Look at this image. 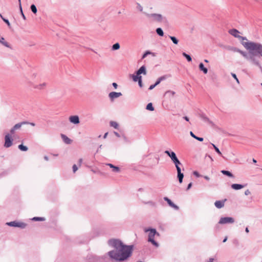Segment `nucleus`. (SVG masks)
<instances>
[{
	"label": "nucleus",
	"mask_w": 262,
	"mask_h": 262,
	"mask_svg": "<svg viewBox=\"0 0 262 262\" xmlns=\"http://www.w3.org/2000/svg\"><path fill=\"white\" fill-rule=\"evenodd\" d=\"M108 244L115 249L108 253L111 258L123 261L130 256L133 250L132 246L124 245L120 241L115 239L109 240Z\"/></svg>",
	"instance_id": "1"
},
{
	"label": "nucleus",
	"mask_w": 262,
	"mask_h": 262,
	"mask_svg": "<svg viewBox=\"0 0 262 262\" xmlns=\"http://www.w3.org/2000/svg\"><path fill=\"white\" fill-rule=\"evenodd\" d=\"M246 41H243L242 45L250 54V61L256 66L261 68L258 59L262 57V44L248 41L246 38H243Z\"/></svg>",
	"instance_id": "2"
},
{
	"label": "nucleus",
	"mask_w": 262,
	"mask_h": 262,
	"mask_svg": "<svg viewBox=\"0 0 262 262\" xmlns=\"http://www.w3.org/2000/svg\"><path fill=\"white\" fill-rule=\"evenodd\" d=\"M165 153L170 157L171 160L174 163L176 168H177V167H180L179 165H181V163L177 158L176 155L174 152H169L168 150H166Z\"/></svg>",
	"instance_id": "3"
},
{
	"label": "nucleus",
	"mask_w": 262,
	"mask_h": 262,
	"mask_svg": "<svg viewBox=\"0 0 262 262\" xmlns=\"http://www.w3.org/2000/svg\"><path fill=\"white\" fill-rule=\"evenodd\" d=\"M148 234V241L151 242L156 247L158 246V243L154 239L155 235L157 234L156 230L154 229H150Z\"/></svg>",
	"instance_id": "4"
},
{
	"label": "nucleus",
	"mask_w": 262,
	"mask_h": 262,
	"mask_svg": "<svg viewBox=\"0 0 262 262\" xmlns=\"http://www.w3.org/2000/svg\"><path fill=\"white\" fill-rule=\"evenodd\" d=\"M7 225L9 226L19 227L21 228H25L26 227V224L25 223L16 221L7 223Z\"/></svg>",
	"instance_id": "5"
},
{
	"label": "nucleus",
	"mask_w": 262,
	"mask_h": 262,
	"mask_svg": "<svg viewBox=\"0 0 262 262\" xmlns=\"http://www.w3.org/2000/svg\"><path fill=\"white\" fill-rule=\"evenodd\" d=\"M12 145V140L11 139L10 135L7 134L5 137V147H9Z\"/></svg>",
	"instance_id": "6"
},
{
	"label": "nucleus",
	"mask_w": 262,
	"mask_h": 262,
	"mask_svg": "<svg viewBox=\"0 0 262 262\" xmlns=\"http://www.w3.org/2000/svg\"><path fill=\"white\" fill-rule=\"evenodd\" d=\"M234 222V219L231 217H222L220 221L219 224H225L227 223H233Z\"/></svg>",
	"instance_id": "7"
},
{
	"label": "nucleus",
	"mask_w": 262,
	"mask_h": 262,
	"mask_svg": "<svg viewBox=\"0 0 262 262\" xmlns=\"http://www.w3.org/2000/svg\"><path fill=\"white\" fill-rule=\"evenodd\" d=\"M69 119L70 122L73 124H77L80 122L79 117L77 115L71 116Z\"/></svg>",
	"instance_id": "8"
},
{
	"label": "nucleus",
	"mask_w": 262,
	"mask_h": 262,
	"mask_svg": "<svg viewBox=\"0 0 262 262\" xmlns=\"http://www.w3.org/2000/svg\"><path fill=\"white\" fill-rule=\"evenodd\" d=\"M121 96H122V94L120 92H113L109 94V97L112 100V101H113L114 99L117 98Z\"/></svg>",
	"instance_id": "9"
},
{
	"label": "nucleus",
	"mask_w": 262,
	"mask_h": 262,
	"mask_svg": "<svg viewBox=\"0 0 262 262\" xmlns=\"http://www.w3.org/2000/svg\"><path fill=\"white\" fill-rule=\"evenodd\" d=\"M229 33L235 37L240 38L239 32L235 29H231L229 31Z\"/></svg>",
	"instance_id": "10"
},
{
	"label": "nucleus",
	"mask_w": 262,
	"mask_h": 262,
	"mask_svg": "<svg viewBox=\"0 0 262 262\" xmlns=\"http://www.w3.org/2000/svg\"><path fill=\"white\" fill-rule=\"evenodd\" d=\"M47 86V83L46 82H42L40 84H33V87L35 89H37L39 90H43L45 89Z\"/></svg>",
	"instance_id": "11"
},
{
	"label": "nucleus",
	"mask_w": 262,
	"mask_h": 262,
	"mask_svg": "<svg viewBox=\"0 0 262 262\" xmlns=\"http://www.w3.org/2000/svg\"><path fill=\"white\" fill-rule=\"evenodd\" d=\"M177 170L178 172V178L179 179V181L180 183H182L184 177V174L181 172L180 167H177Z\"/></svg>",
	"instance_id": "12"
},
{
	"label": "nucleus",
	"mask_w": 262,
	"mask_h": 262,
	"mask_svg": "<svg viewBox=\"0 0 262 262\" xmlns=\"http://www.w3.org/2000/svg\"><path fill=\"white\" fill-rule=\"evenodd\" d=\"M175 92L172 91H167L165 93L164 96L170 99L174 97Z\"/></svg>",
	"instance_id": "13"
},
{
	"label": "nucleus",
	"mask_w": 262,
	"mask_h": 262,
	"mask_svg": "<svg viewBox=\"0 0 262 262\" xmlns=\"http://www.w3.org/2000/svg\"><path fill=\"white\" fill-rule=\"evenodd\" d=\"M226 201V199L224 201H216L215 202L214 205L216 208H221L224 206L225 202Z\"/></svg>",
	"instance_id": "14"
},
{
	"label": "nucleus",
	"mask_w": 262,
	"mask_h": 262,
	"mask_svg": "<svg viewBox=\"0 0 262 262\" xmlns=\"http://www.w3.org/2000/svg\"><path fill=\"white\" fill-rule=\"evenodd\" d=\"M164 200L166 201L167 203L168 204V205L171 206V207L176 209H179V207L176 205H175L174 204H173L172 201L169 199L167 197H165L164 198Z\"/></svg>",
	"instance_id": "15"
},
{
	"label": "nucleus",
	"mask_w": 262,
	"mask_h": 262,
	"mask_svg": "<svg viewBox=\"0 0 262 262\" xmlns=\"http://www.w3.org/2000/svg\"><path fill=\"white\" fill-rule=\"evenodd\" d=\"M136 74L140 76L141 74L144 75L146 74V69L144 66H142L137 72Z\"/></svg>",
	"instance_id": "16"
},
{
	"label": "nucleus",
	"mask_w": 262,
	"mask_h": 262,
	"mask_svg": "<svg viewBox=\"0 0 262 262\" xmlns=\"http://www.w3.org/2000/svg\"><path fill=\"white\" fill-rule=\"evenodd\" d=\"M235 51L239 52L241 54H242L247 59L250 60V53H249V54H248L246 52L242 51L240 50H236Z\"/></svg>",
	"instance_id": "17"
},
{
	"label": "nucleus",
	"mask_w": 262,
	"mask_h": 262,
	"mask_svg": "<svg viewBox=\"0 0 262 262\" xmlns=\"http://www.w3.org/2000/svg\"><path fill=\"white\" fill-rule=\"evenodd\" d=\"M108 166H109L111 168H112V171L114 172H119L120 170L119 167L114 166L112 164H107Z\"/></svg>",
	"instance_id": "18"
},
{
	"label": "nucleus",
	"mask_w": 262,
	"mask_h": 262,
	"mask_svg": "<svg viewBox=\"0 0 262 262\" xmlns=\"http://www.w3.org/2000/svg\"><path fill=\"white\" fill-rule=\"evenodd\" d=\"M62 139L63 141L67 144H70L72 142V140L69 138L67 136L64 135H61Z\"/></svg>",
	"instance_id": "19"
},
{
	"label": "nucleus",
	"mask_w": 262,
	"mask_h": 262,
	"mask_svg": "<svg viewBox=\"0 0 262 262\" xmlns=\"http://www.w3.org/2000/svg\"><path fill=\"white\" fill-rule=\"evenodd\" d=\"M231 187L233 189L238 190L243 188L244 186L241 184H233L231 185Z\"/></svg>",
	"instance_id": "20"
},
{
	"label": "nucleus",
	"mask_w": 262,
	"mask_h": 262,
	"mask_svg": "<svg viewBox=\"0 0 262 262\" xmlns=\"http://www.w3.org/2000/svg\"><path fill=\"white\" fill-rule=\"evenodd\" d=\"M199 69L200 70L202 71L204 74H207L208 72L207 69L206 68L204 67V64L202 63H200Z\"/></svg>",
	"instance_id": "21"
},
{
	"label": "nucleus",
	"mask_w": 262,
	"mask_h": 262,
	"mask_svg": "<svg viewBox=\"0 0 262 262\" xmlns=\"http://www.w3.org/2000/svg\"><path fill=\"white\" fill-rule=\"evenodd\" d=\"M29 123L27 122H22L21 123H17L16 124H15L14 126V129H19L21 126L24 125V124H28Z\"/></svg>",
	"instance_id": "22"
},
{
	"label": "nucleus",
	"mask_w": 262,
	"mask_h": 262,
	"mask_svg": "<svg viewBox=\"0 0 262 262\" xmlns=\"http://www.w3.org/2000/svg\"><path fill=\"white\" fill-rule=\"evenodd\" d=\"M0 43L5 46L6 47L10 48V46L9 43L5 41V39L4 37H0Z\"/></svg>",
	"instance_id": "23"
},
{
	"label": "nucleus",
	"mask_w": 262,
	"mask_h": 262,
	"mask_svg": "<svg viewBox=\"0 0 262 262\" xmlns=\"http://www.w3.org/2000/svg\"><path fill=\"white\" fill-rule=\"evenodd\" d=\"M132 78H133V80L135 81V82H137L138 81L140 78H142V77L141 76H139V75H133L132 76Z\"/></svg>",
	"instance_id": "24"
},
{
	"label": "nucleus",
	"mask_w": 262,
	"mask_h": 262,
	"mask_svg": "<svg viewBox=\"0 0 262 262\" xmlns=\"http://www.w3.org/2000/svg\"><path fill=\"white\" fill-rule=\"evenodd\" d=\"M221 172L225 174V175H226L229 177H233V174L229 171H227V170H223L221 171Z\"/></svg>",
	"instance_id": "25"
},
{
	"label": "nucleus",
	"mask_w": 262,
	"mask_h": 262,
	"mask_svg": "<svg viewBox=\"0 0 262 262\" xmlns=\"http://www.w3.org/2000/svg\"><path fill=\"white\" fill-rule=\"evenodd\" d=\"M190 134L191 137H192L194 139L198 140V141H203V138L198 137L196 136L192 132H190Z\"/></svg>",
	"instance_id": "26"
},
{
	"label": "nucleus",
	"mask_w": 262,
	"mask_h": 262,
	"mask_svg": "<svg viewBox=\"0 0 262 262\" xmlns=\"http://www.w3.org/2000/svg\"><path fill=\"white\" fill-rule=\"evenodd\" d=\"M147 110H149V111H154V106H152V104L151 103H149L147 106H146V108Z\"/></svg>",
	"instance_id": "27"
},
{
	"label": "nucleus",
	"mask_w": 262,
	"mask_h": 262,
	"mask_svg": "<svg viewBox=\"0 0 262 262\" xmlns=\"http://www.w3.org/2000/svg\"><path fill=\"white\" fill-rule=\"evenodd\" d=\"M110 125L111 126L113 127L114 128L117 129L118 128V124L117 122L115 121H111L110 122Z\"/></svg>",
	"instance_id": "28"
},
{
	"label": "nucleus",
	"mask_w": 262,
	"mask_h": 262,
	"mask_svg": "<svg viewBox=\"0 0 262 262\" xmlns=\"http://www.w3.org/2000/svg\"><path fill=\"white\" fill-rule=\"evenodd\" d=\"M18 148L21 151H27L28 150V147L23 144L19 145L18 146Z\"/></svg>",
	"instance_id": "29"
},
{
	"label": "nucleus",
	"mask_w": 262,
	"mask_h": 262,
	"mask_svg": "<svg viewBox=\"0 0 262 262\" xmlns=\"http://www.w3.org/2000/svg\"><path fill=\"white\" fill-rule=\"evenodd\" d=\"M156 32L157 34L161 36H163L164 35L163 30L160 28H157L156 30Z\"/></svg>",
	"instance_id": "30"
},
{
	"label": "nucleus",
	"mask_w": 262,
	"mask_h": 262,
	"mask_svg": "<svg viewBox=\"0 0 262 262\" xmlns=\"http://www.w3.org/2000/svg\"><path fill=\"white\" fill-rule=\"evenodd\" d=\"M0 16H1V17L2 18V19L3 20V21H4V22H5V23L7 24V25L8 26V27H9V28H10V27H11V25H10V23H9V20H8V19H5V18H4V17H3V16L2 15V14H1V13H0Z\"/></svg>",
	"instance_id": "31"
},
{
	"label": "nucleus",
	"mask_w": 262,
	"mask_h": 262,
	"mask_svg": "<svg viewBox=\"0 0 262 262\" xmlns=\"http://www.w3.org/2000/svg\"><path fill=\"white\" fill-rule=\"evenodd\" d=\"M120 48V45L119 43H116L112 46V49L114 50H118Z\"/></svg>",
	"instance_id": "32"
},
{
	"label": "nucleus",
	"mask_w": 262,
	"mask_h": 262,
	"mask_svg": "<svg viewBox=\"0 0 262 262\" xmlns=\"http://www.w3.org/2000/svg\"><path fill=\"white\" fill-rule=\"evenodd\" d=\"M170 38L174 44L177 45L178 43V40L175 37L170 36Z\"/></svg>",
	"instance_id": "33"
},
{
	"label": "nucleus",
	"mask_w": 262,
	"mask_h": 262,
	"mask_svg": "<svg viewBox=\"0 0 262 262\" xmlns=\"http://www.w3.org/2000/svg\"><path fill=\"white\" fill-rule=\"evenodd\" d=\"M32 220L35 221H43L45 220V219L43 217H34Z\"/></svg>",
	"instance_id": "34"
},
{
	"label": "nucleus",
	"mask_w": 262,
	"mask_h": 262,
	"mask_svg": "<svg viewBox=\"0 0 262 262\" xmlns=\"http://www.w3.org/2000/svg\"><path fill=\"white\" fill-rule=\"evenodd\" d=\"M31 9L34 13H35V14L36 13L37 9H36V6L34 5H32L31 6Z\"/></svg>",
	"instance_id": "35"
},
{
	"label": "nucleus",
	"mask_w": 262,
	"mask_h": 262,
	"mask_svg": "<svg viewBox=\"0 0 262 262\" xmlns=\"http://www.w3.org/2000/svg\"><path fill=\"white\" fill-rule=\"evenodd\" d=\"M213 146V148H214L215 150L220 155H222V153L219 150V149L213 143L211 144Z\"/></svg>",
	"instance_id": "36"
},
{
	"label": "nucleus",
	"mask_w": 262,
	"mask_h": 262,
	"mask_svg": "<svg viewBox=\"0 0 262 262\" xmlns=\"http://www.w3.org/2000/svg\"><path fill=\"white\" fill-rule=\"evenodd\" d=\"M183 55L186 58L188 61H191V58L189 55L186 54L185 53H183Z\"/></svg>",
	"instance_id": "37"
},
{
	"label": "nucleus",
	"mask_w": 262,
	"mask_h": 262,
	"mask_svg": "<svg viewBox=\"0 0 262 262\" xmlns=\"http://www.w3.org/2000/svg\"><path fill=\"white\" fill-rule=\"evenodd\" d=\"M154 16L155 17L156 19H157L159 21L161 20L162 19V16L159 14H154Z\"/></svg>",
	"instance_id": "38"
},
{
	"label": "nucleus",
	"mask_w": 262,
	"mask_h": 262,
	"mask_svg": "<svg viewBox=\"0 0 262 262\" xmlns=\"http://www.w3.org/2000/svg\"><path fill=\"white\" fill-rule=\"evenodd\" d=\"M231 75L236 80L237 83H239V80H238V78H237L236 75L234 73H231Z\"/></svg>",
	"instance_id": "39"
},
{
	"label": "nucleus",
	"mask_w": 262,
	"mask_h": 262,
	"mask_svg": "<svg viewBox=\"0 0 262 262\" xmlns=\"http://www.w3.org/2000/svg\"><path fill=\"white\" fill-rule=\"evenodd\" d=\"M78 170V167L77 166H76V165L74 164L73 166V172L75 173L77 170Z\"/></svg>",
	"instance_id": "40"
},
{
	"label": "nucleus",
	"mask_w": 262,
	"mask_h": 262,
	"mask_svg": "<svg viewBox=\"0 0 262 262\" xmlns=\"http://www.w3.org/2000/svg\"><path fill=\"white\" fill-rule=\"evenodd\" d=\"M149 54H150V52H149V51H147V52H146L143 54V56H142V58H144L147 56V55Z\"/></svg>",
	"instance_id": "41"
},
{
	"label": "nucleus",
	"mask_w": 262,
	"mask_h": 262,
	"mask_svg": "<svg viewBox=\"0 0 262 262\" xmlns=\"http://www.w3.org/2000/svg\"><path fill=\"white\" fill-rule=\"evenodd\" d=\"M138 81L139 86L141 88L142 87V78H140Z\"/></svg>",
	"instance_id": "42"
},
{
	"label": "nucleus",
	"mask_w": 262,
	"mask_h": 262,
	"mask_svg": "<svg viewBox=\"0 0 262 262\" xmlns=\"http://www.w3.org/2000/svg\"><path fill=\"white\" fill-rule=\"evenodd\" d=\"M250 193H251V192H250V190H248V189L246 190L245 191V194L246 195H248L250 194Z\"/></svg>",
	"instance_id": "43"
},
{
	"label": "nucleus",
	"mask_w": 262,
	"mask_h": 262,
	"mask_svg": "<svg viewBox=\"0 0 262 262\" xmlns=\"http://www.w3.org/2000/svg\"><path fill=\"white\" fill-rule=\"evenodd\" d=\"M159 79L161 81L164 80H165L166 79V76H161V77H159Z\"/></svg>",
	"instance_id": "44"
},
{
	"label": "nucleus",
	"mask_w": 262,
	"mask_h": 262,
	"mask_svg": "<svg viewBox=\"0 0 262 262\" xmlns=\"http://www.w3.org/2000/svg\"><path fill=\"white\" fill-rule=\"evenodd\" d=\"M155 86H156V85H155V84H152V85H151L149 88V90H152Z\"/></svg>",
	"instance_id": "45"
},
{
	"label": "nucleus",
	"mask_w": 262,
	"mask_h": 262,
	"mask_svg": "<svg viewBox=\"0 0 262 262\" xmlns=\"http://www.w3.org/2000/svg\"><path fill=\"white\" fill-rule=\"evenodd\" d=\"M161 82V81L160 80V79L158 78L157 80V81L156 82V83H155V85L157 86V85H158L159 84H160V83Z\"/></svg>",
	"instance_id": "46"
},
{
	"label": "nucleus",
	"mask_w": 262,
	"mask_h": 262,
	"mask_svg": "<svg viewBox=\"0 0 262 262\" xmlns=\"http://www.w3.org/2000/svg\"><path fill=\"white\" fill-rule=\"evenodd\" d=\"M15 130H16V129H14V127H13V128L11 129V130H10V133H11V134H14V133H15Z\"/></svg>",
	"instance_id": "47"
},
{
	"label": "nucleus",
	"mask_w": 262,
	"mask_h": 262,
	"mask_svg": "<svg viewBox=\"0 0 262 262\" xmlns=\"http://www.w3.org/2000/svg\"><path fill=\"white\" fill-rule=\"evenodd\" d=\"M20 11H21V13L22 16H23V18L25 20L26 18V17H25V15L24 14V13L23 12L22 9H21V8H20Z\"/></svg>",
	"instance_id": "48"
},
{
	"label": "nucleus",
	"mask_w": 262,
	"mask_h": 262,
	"mask_svg": "<svg viewBox=\"0 0 262 262\" xmlns=\"http://www.w3.org/2000/svg\"><path fill=\"white\" fill-rule=\"evenodd\" d=\"M192 186V183H190L188 185V186H187V189L188 190Z\"/></svg>",
	"instance_id": "49"
},
{
	"label": "nucleus",
	"mask_w": 262,
	"mask_h": 262,
	"mask_svg": "<svg viewBox=\"0 0 262 262\" xmlns=\"http://www.w3.org/2000/svg\"><path fill=\"white\" fill-rule=\"evenodd\" d=\"M78 162H79V166H80L82 164V159H80L79 160Z\"/></svg>",
	"instance_id": "50"
},
{
	"label": "nucleus",
	"mask_w": 262,
	"mask_h": 262,
	"mask_svg": "<svg viewBox=\"0 0 262 262\" xmlns=\"http://www.w3.org/2000/svg\"><path fill=\"white\" fill-rule=\"evenodd\" d=\"M113 86H114L115 89H117V86H118L117 84L116 83H115V82H114V83H113Z\"/></svg>",
	"instance_id": "51"
},
{
	"label": "nucleus",
	"mask_w": 262,
	"mask_h": 262,
	"mask_svg": "<svg viewBox=\"0 0 262 262\" xmlns=\"http://www.w3.org/2000/svg\"><path fill=\"white\" fill-rule=\"evenodd\" d=\"M193 174H194V175H195L196 177H199V176H200L199 174V173H198V172H196V171H194V172H193Z\"/></svg>",
	"instance_id": "52"
},
{
	"label": "nucleus",
	"mask_w": 262,
	"mask_h": 262,
	"mask_svg": "<svg viewBox=\"0 0 262 262\" xmlns=\"http://www.w3.org/2000/svg\"><path fill=\"white\" fill-rule=\"evenodd\" d=\"M204 178L206 180L209 181L210 180V178L208 176H205Z\"/></svg>",
	"instance_id": "53"
},
{
	"label": "nucleus",
	"mask_w": 262,
	"mask_h": 262,
	"mask_svg": "<svg viewBox=\"0 0 262 262\" xmlns=\"http://www.w3.org/2000/svg\"><path fill=\"white\" fill-rule=\"evenodd\" d=\"M184 119L185 120H186L187 121H189V118H188L187 117H186V116L184 117Z\"/></svg>",
	"instance_id": "54"
},
{
	"label": "nucleus",
	"mask_w": 262,
	"mask_h": 262,
	"mask_svg": "<svg viewBox=\"0 0 262 262\" xmlns=\"http://www.w3.org/2000/svg\"><path fill=\"white\" fill-rule=\"evenodd\" d=\"M107 135H108V133H106L104 134L103 138H104V139H105V138H106V137H107Z\"/></svg>",
	"instance_id": "55"
},
{
	"label": "nucleus",
	"mask_w": 262,
	"mask_h": 262,
	"mask_svg": "<svg viewBox=\"0 0 262 262\" xmlns=\"http://www.w3.org/2000/svg\"><path fill=\"white\" fill-rule=\"evenodd\" d=\"M139 9L140 11H142V8L141 7V6L140 5H139Z\"/></svg>",
	"instance_id": "56"
},
{
	"label": "nucleus",
	"mask_w": 262,
	"mask_h": 262,
	"mask_svg": "<svg viewBox=\"0 0 262 262\" xmlns=\"http://www.w3.org/2000/svg\"><path fill=\"white\" fill-rule=\"evenodd\" d=\"M245 231H246V232L247 233H248V232H249V229H248V228H246Z\"/></svg>",
	"instance_id": "57"
},
{
	"label": "nucleus",
	"mask_w": 262,
	"mask_h": 262,
	"mask_svg": "<svg viewBox=\"0 0 262 262\" xmlns=\"http://www.w3.org/2000/svg\"><path fill=\"white\" fill-rule=\"evenodd\" d=\"M227 237H226V238L223 240V242H224V243L226 242V241H227Z\"/></svg>",
	"instance_id": "58"
},
{
	"label": "nucleus",
	"mask_w": 262,
	"mask_h": 262,
	"mask_svg": "<svg viewBox=\"0 0 262 262\" xmlns=\"http://www.w3.org/2000/svg\"><path fill=\"white\" fill-rule=\"evenodd\" d=\"M19 1V7L20 8H21V3H20V0H18Z\"/></svg>",
	"instance_id": "59"
},
{
	"label": "nucleus",
	"mask_w": 262,
	"mask_h": 262,
	"mask_svg": "<svg viewBox=\"0 0 262 262\" xmlns=\"http://www.w3.org/2000/svg\"><path fill=\"white\" fill-rule=\"evenodd\" d=\"M115 134L117 136L119 137V135L118 133H116V132H115Z\"/></svg>",
	"instance_id": "60"
},
{
	"label": "nucleus",
	"mask_w": 262,
	"mask_h": 262,
	"mask_svg": "<svg viewBox=\"0 0 262 262\" xmlns=\"http://www.w3.org/2000/svg\"><path fill=\"white\" fill-rule=\"evenodd\" d=\"M32 126H35V124L34 123H30Z\"/></svg>",
	"instance_id": "61"
},
{
	"label": "nucleus",
	"mask_w": 262,
	"mask_h": 262,
	"mask_svg": "<svg viewBox=\"0 0 262 262\" xmlns=\"http://www.w3.org/2000/svg\"><path fill=\"white\" fill-rule=\"evenodd\" d=\"M253 162L254 163H256V160H255L254 159H253Z\"/></svg>",
	"instance_id": "62"
},
{
	"label": "nucleus",
	"mask_w": 262,
	"mask_h": 262,
	"mask_svg": "<svg viewBox=\"0 0 262 262\" xmlns=\"http://www.w3.org/2000/svg\"><path fill=\"white\" fill-rule=\"evenodd\" d=\"M204 61H205V62H207V63H208V62H209V61H208V60H207V59H205V60H204Z\"/></svg>",
	"instance_id": "63"
},
{
	"label": "nucleus",
	"mask_w": 262,
	"mask_h": 262,
	"mask_svg": "<svg viewBox=\"0 0 262 262\" xmlns=\"http://www.w3.org/2000/svg\"><path fill=\"white\" fill-rule=\"evenodd\" d=\"M213 259H210V262H213Z\"/></svg>",
	"instance_id": "64"
}]
</instances>
